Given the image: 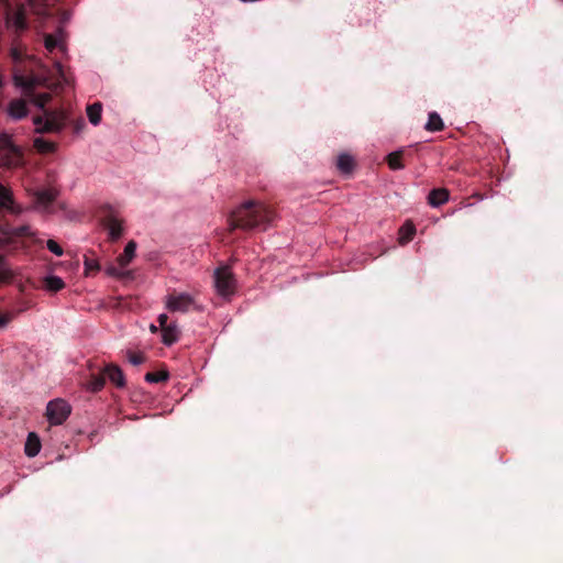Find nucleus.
Returning <instances> with one entry per match:
<instances>
[{
  "instance_id": "obj_14",
  "label": "nucleus",
  "mask_w": 563,
  "mask_h": 563,
  "mask_svg": "<svg viewBox=\"0 0 563 563\" xmlns=\"http://www.w3.org/2000/svg\"><path fill=\"white\" fill-rule=\"evenodd\" d=\"M450 197V192L445 188H435L429 192L428 202L432 207H440L444 205Z\"/></svg>"
},
{
  "instance_id": "obj_9",
  "label": "nucleus",
  "mask_w": 563,
  "mask_h": 563,
  "mask_svg": "<svg viewBox=\"0 0 563 563\" xmlns=\"http://www.w3.org/2000/svg\"><path fill=\"white\" fill-rule=\"evenodd\" d=\"M45 48L52 53L54 49H59L60 52H66V35L62 30H59L56 34H48L45 36Z\"/></svg>"
},
{
  "instance_id": "obj_23",
  "label": "nucleus",
  "mask_w": 563,
  "mask_h": 563,
  "mask_svg": "<svg viewBox=\"0 0 563 563\" xmlns=\"http://www.w3.org/2000/svg\"><path fill=\"white\" fill-rule=\"evenodd\" d=\"M0 208L16 212L11 191L2 185H0Z\"/></svg>"
},
{
  "instance_id": "obj_5",
  "label": "nucleus",
  "mask_w": 563,
  "mask_h": 563,
  "mask_svg": "<svg viewBox=\"0 0 563 563\" xmlns=\"http://www.w3.org/2000/svg\"><path fill=\"white\" fill-rule=\"evenodd\" d=\"M235 278L229 266L218 267L214 272V286L219 295L227 297L235 290Z\"/></svg>"
},
{
  "instance_id": "obj_7",
  "label": "nucleus",
  "mask_w": 563,
  "mask_h": 563,
  "mask_svg": "<svg viewBox=\"0 0 563 563\" xmlns=\"http://www.w3.org/2000/svg\"><path fill=\"white\" fill-rule=\"evenodd\" d=\"M196 302L191 295L187 292L170 294L166 297L165 306L170 312H188Z\"/></svg>"
},
{
  "instance_id": "obj_10",
  "label": "nucleus",
  "mask_w": 563,
  "mask_h": 563,
  "mask_svg": "<svg viewBox=\"0 0 563 563\" xmlns=\"http://www.w3.org/2000/svg\"><path fill=\"white\" fill-rule=\"evenodd\" d=\"M104 376L109 378V380L119 388H123L125 386V378L123 372L118 365L110 364L106 366Z\"/></svg>"
},
{
  "instance_id": "obj_6",
  "label": "nucleus",
  "mask_w": 563,
  "mask_h": 563,
  "mask_svg": "<svg viewBox=\"0 0 563 563\" xmlns=\"http://www.w3.org/2000/svg\"><path fill=\"white\" fill-rule=\"evenodd\" d=\"M71 407L64 399H54L47 404L46 417L51 424H62L70 415Z\"/></svg>"
},
{
  "instance_id": "obj_32",
  "label": "nucleus",
  "mask_w": 563,
  "mask_h": 563,
  "mask_svg": "<svg viewBox=\"0 0 563 563\" xmlns=\"http://www.w3.org/2000/svg\"><path fill=\"white\" fill-rule=\"evenodd\" d=\"M46 246L56 256H62L64 254L62 246L52 239L47 240Z\"/></svg>"
},
{
  "instance_id": "obj_3",
  "label": "nucleus",
  "mask_w": 563,
  "mask_h": 563,
  "mask_svg": "<svg viewBox=\"0 0 563 563\" xmlns=\"http://www.w3.org/2000/svg\"><path fill=\"white\" fill-rule=\"evenodd\" d=\"M59 195L54 187L34 189L31 192L33 208L42 213L52 212V207Z\"/></svg>"
},
{
  "instance_id": "obj_27",
  "label": "nucleus",
  "mask_w": 563,
  "mask_h": 563,
  "mask_svg": "<svg viewBox=\"0 0 563 563\" xmlns=\"http://www.w3.org/2000/svg\"><path fill=\"white\" fill-rule=\"evenodd\" d=\"M168 379L167 372H148L145 375V380L148 383H162Z\"/></svg>"
},
{
  "instance_id": "obj_12",
  "label": "nucleus",
  "mask_w": 563,
  "mask_h": 563,
  "mask_svg": "<svg viewBox=\"0 0 563 563\" xmlns=\"http://www.w3.org/2000/svg\"><path fill=\"white\" fill-rule=\"evenodd\" d=\"M47 79L41 77H24L22 75H14V82L23 89H32L35 86L46 85Z\"/></svg>"
},
{
  "instance_id": "obj_26",
  "label": "nucleus",
  "mask_w": 563,
  "mask_h": 563,
  "mask_svg": "<svg viewBox=\"0 0 563 563\" xmlns=\"http://www.w3.org/2000/svg\"><path fill=\"white\" fill-rule=\"evenodd\" d=\"M399 233H400L399 241L401 244H405L413 239L416 229H415L413 224H405L400 228Z\"/></svg>"
},
{
  "instance_id": "obj_35",
  "label": "nucleus",
  "mask_w": 563,
  "mask_h": 563,
  "mask_svg": "<svg viewBox=\"0 0 563 563\" xmlns=\"http://www.w3.org/2000/svg\"><path fill=\"white\" fill-rule=\"evenodd\" d=\"M10 55L14 60H20L22 58V49L19 45H13L10 51Z\"/></svg>"
},
{
  "instance_id": "obj_31",
  "label": "nucleus",
  "mask_w": 563,
  "mask_h": 563,
  "mask_svg": "<svg viewBox=\"0 0 563 563\" xmlns=\"http://www.w3.org/2000/svg\"><path fill=\"white\" fill-rule=\"evenodd\" d=\"M55 68L59 76V81L57 82V86L70 84V80L67 78V76L63 69V66L59 62H55Z\"/></svg>"
},
{
  "instance_id": "obj_41",
  "label": "nucleus",
  "mask_w": 563,
  "mask_h": 563,
  "mask_svg": "<svg viewBox=\"0 0 563 563\" xmlns=\"http://www.w3.org/2000/svg\"><path fill=\"white\" fill-rule=\"evenodd\" d=\"M151 331L152 332H156L157 331V327H155L154 324L151 325Z\"/></svg>"
},
{
  "instance_id": "obj_1",
  "label": "nucleus",
  "mask_w": 563,
  "mask_h": 563,
  "mask_svg": "<svg viewBox=\"0 0 563 563\" xmlns=\"http://www.w3.org/2000/svg\"><path fill=\"white\" fill-rule=\"evenodd\" d=\"M274 218L275 211L273 209L262 202L247 200L230 213L228 223L231 231L235 229L266 230Z\"/></svg>"
},
{
  "instance_id": "obj_13",
  "label": "nucleus",
  "mask_w": 563,
  "mask_h": 563,
  "mask_svg": "<svg viewBox=\"0 0 563 563\" xmlns=\"http://www.w3.org/2000/svg\"><path fill=\"white\" fill-rule=\"evenodd\" d=\"M34 125H35L36 132H40V133L55 132V131L59 130V124L57 122H55L51 117L35 118Z\"/></svg>"
},
{
  "instance_id": "obj_24",
  "label": "nucleus",
  "mask_w": 563,
  "mask_h": 563,
  "mask_svg": "<svg viewBox=\"0 0 563 563\" xmlns=\"http://www.w3.org/2000/svg\"><path fill=\"white\" fill-rule=\"evenodd\" d=\"M43 286L51 292H57L65 287V283L60 277L51 275L43 279Z\"/></svg>"
},
{
  "instance_id": "obj_18",
  "label": "nucleus",
  "mask_w": 563,
  "mask_h": 563,
  "mask_svg": "<svg viewBox=\"0 0 563 563\" xmlns=\"http://www.w3.org/2000/svg\"><path fill=\"white\" fill-rule=\"evenodd\" d=\"M179 329L176 323H169V325L162 329V341L165 345H172L179 339Z\"/></svg>"
},
{
  "instance_id": "obj_8",
  "label": "nucleus",
  "mask_w": 563,
  "mask_h": 563,
  "mask_svg": "<svg viewBox=\"0 0 563 563\" xmlns=\"http://www.w3.org/2000/svg\"><path fill=\"white\" fill-rule=\"evenodd\" d=\"M5 24L9 30L14 32L23 31L26 27L24 9L18 8L12 12H8Z\"/></svg>"
},
{
  "instance_id": "obj_15",
  "label": "nucleus",
  "mask_w": 563,
  "mask_h": 563,
  "mask_svg": "<svg viewBox=\"0 0 563 563\" xmlns=\"http://www.w3.org/2000/svg\"><path fill=\"white\" fill-rule=\"evenodd\" d=\"M41 451V440L38 435L35 432H30L25 445H24V453L29 457L36 456Z\"/></svg>"
},
{
  "instance_id": "obj_21",
  "label": "nucleus",
  "mask_w": 563,
  "mask_h": 563,
  "mask_svg": "<svg viewBox=\"0 0 563 563\" xmlns=\"http://www.w3.org/2000/svg\"><path fill=\"white\" fill-rule=\"evenodd\" d=\"M86 113L89 122L92 125H98L101 121L102 104L100 102H95L87 106Z\"/></svg>"
},
{
  "instance_id": "obj_19",
  "label": "nucleus",
  "mask_w": 563,
  "mask_h": 563,
  "mask_svg": "<svg viewBox=\"0 0 563 563\" xmlns=\"http://www.w3.org/2000/svg\"><path fill=\"white\" fill-rule=\"evenodd\" d=\"M135 251H136V243L134 241H130L125 245L123 253L121 255H119V257H118L119 266L122 268L128 266L131 263V261L133 260V257L135 256Z\"/></svg>"
},
{
  "instance_id": "obj_30",
  "label": "nucleus",
  "mask_w": 563,
  "mask_h": 563,
  "mask_svg": "<svg viewBox=\"0 0 563 563\" xmlns=\"http://www.w3.org/2000/svg\"><path fill=\"white\" fill-rule=\"evenodd\" d=\"M57 143H33L34 147L38 153H52L56 150Z\"/></svg>"
},
{
  "instance_id": "obj_22",
  "label": "nucleus",
  "mask_w": 563,
  "mask_h": 563,
  "mask_svg": "<svg viewBox=\"0 0 563 563\" xmlns=\"http://www.w3.org/2000/svg\"><path fill=\"white\" fill-rule=\"evenodd\" d=\"M404 155H405V150H399V151L389 153L386 156V161H387L389 168L393 170L404 168L405 167V165L402 163Z\"/></svg>"
},
{
  "instance_id": "obj_11",
  "label": "nucleus",
  "mask_w": 563,
  "mask_h": 563,
  "mask_svg": "<svg viewBox=\"0 0 563 563\" xmlns=\"http://www.w3.org/2000/svg\"><path fill=\"white\" fill-rule=\"evenodd\" d=\"M336 168L343 175H351L356 166L355 159L347 153H342L336 158Z\"/></svg>"
},
{
  "instance_id": "obj_4",
  "label": "nucleus",
  "mask_w": 563,
  "mask_h": 563,
  "mask_svg": "<svg viewBox=\"0 0 563 563\" xmlns=\"http://www.w3.org/2000/svg\"><path fill=\"white\" fill-rule=\"evenodd\" d=\"M24 163V153L16 143H0V164L2 166L13 168Z\"/></svg>"
},
{
  "instance_id": "obj_25",
  "label": "nucleus",
  "mask_w": 563,
  "mask_h": 563,
  "mask_svg": "<svg viewBox=\"0 0 563 563\" xmlns=\"http://www.w3.org/2000/svg\"><path fill=\"white\" fill-rule=\"evenodd\" d=\"M443 126V120L437 112H431L429 114L428 121L424 124V129L429 132L441 131Z\"/></svg>"
},
{
  "instance_id": "obj_2",
  "label": "nucleus",
  "mask_w": 563,
  "mask_h": 563,
  "mask_svg": "<svg viewBox=\"0 0 563 563\" xmlns=\"http://www.w3.org/2000/svg\"><path fill=\"white\" fill-rule=\"evenodd\" d=\"M99 217L100 222L108 231L109 239L111 241H117L123 235V219L115 209L111 206H103L100 209Z\"/></svg>"
},
{
  "instance_id": "obj_28",
  "label": "nucleus",
  "mask_w": 563,
  "mask_h": 563,
  "mask_svg": "<svg viewBox=\"0 0 563 563\" xmlns=\"http://www.w3.org/2000/svg\"><path fill=\"white\" fill-rule=\"evenodd\" d=\"M12 279V273L7 266L3 257L0 255V284L9 283Z\"/></svg>"
},
{
  "instance_id": "obj_33",
  "label": "nucleus",
  "mask_w": 563,
  "mask_h": 563,
  "mask_svg": "<svg viewBox=\"0 0 563 563\" xmlns=\"http://www.w3.org/2000/svg\"><path fill=\"white\" fill-rule=\"evenodd\" d=\"M129 362L133 365H140L145 361V357L142 353H135L132 351L128 352Z\"/></svg>"
},
{
  "instance_id": "obj_16",
  "label": "nucleus",
  "mask_w": 563,
  "mask_h": 563,
  "mask_svg": "<svg viewBox=\"0 0 563 563\" xmlns=\"http://www.w3.org/2000/svg\"><path fill=\"white\" fill-rule=\"evenodd\" d=\"M106 384L104 373L91 374L84 383L87 390L91 393L100 391Z\"/></svg>"
},
{
  "instance_id": "obj_34",
  "label": "nucleus",
  "mask_w": 563,
  "mask_h": 563,
  "mask_svg": "<svg viewBox=\"0 0 563 563\" xmlns=\"http://www.w3.org/2000/svg\"><path fill=\"white\" fill-rule=\"evenodd\" d=\"M51 100L49 93H40L34 99L33 102L38 108H44V106Z\"/></svg>"
},
{
  "instance_id": "obj_39",
  "label": "nucleus",
  "mask_w": 563,
  "mask_h": 563,
  "mask_svg": "<svg viewBox=\"0 0 563 563\" xmlns=\"http://www.w3.org/2000/svg\"><path fill=\"white\" fill-rule=\"evenodd\" d=\"M29 1V4L33 8V10L37 13V14H41L42 13V10L38 9L36 7V0H27Z\"/></svg>"
},
{
  "instance_id": "obj_38",
  "label": "nucleus",
  "mask_w": 563,
  "mask_h": 563,
  "mask_svg": "<svg viewBox=\"0 0 563 563\" xmlns=\"http://www.w3.org/2000/svg\"><path fill=\"white\" fill-rule=\"evenodd\" d=\"M107 274L110 275V276H119L120 275V272H119V268L111 265L107 268Z\"/></svg>"
},
{
  "instance_id": "obj_36",
  "label": "nucleus",
  "mask_w": 563,
  "mask_h": 563,
  "mask_svg": "<svg viewBox=\"0 0 563 563\" xmlns=\"http://www.w3.org/2000/svg\"><path fill=\"white\" fill-rule=\"evenodd\" d=\"M157 321H158V323H159V328H161V330H162L163 328H165V327L169 325V323H168V316H167L166 313H162V314H159V316H158V318H157Z\"/></svg>"
},
{
  "instance_id": "obj_29",
  "label": "nucleus",
  "mask_w": 563,
  "mask_h": 563,
  "mask_svg": "<svg viewBox=\"0 0 563 563\" xmlns=\"http://www.w3.org/2000/svg\"><path fill=\"white\" fill-rule=\"evenodd\" d=\"M85 273L86 275H89L91 272H98L100 269V265L96 260L89 258L88 256H85Z\"/></svg>"
},
{
  "instance_id": "obj_20",
  "label": "nucleus",
  "mask_w": 563,
  "mask_h": 563,
  "mask_svg": "<svg viewBox=\"0 0 563 563\" xmlns=\"http://www.w3.org/2000/svg\"><path fill=\"white\" fill-rule=\"evenodd\" d=\"M8 113L13 119H21L26 115V103L24 100H14L8 107Z\"/></svg>"
},
{
  "instance_id": "obj_40",
  "label": "nucleus",
  "mask_w": 563,
  "mask_h": 563,
  "mask_svg": "<svg viewBox=\"0 0 563 563\" xmlns=\"http://www.w3.org/2000/svg\"><path fill=\"white\" fill-rule=\"evenodd\" d=\"M0 141L1 142H4V141H9V136L8 135H0Z\"/></svg>"
},
{
  "instance_id": "obj_37",
  "label": "nucleus",
  "mask_w": 563,
  "mask_h": 563,
  "mask_svg": "<svg viewBox=\"0 0 563 563\" xmlns=\"http://www.w3.org/2000/svg\"><path fill=\"white\" fill-rule=\"evenodd\" d=\"M11 320V314L0 311V327H4Z\"/></svg>"
},
{
  "instance_id": "obj_17",
  "label": "nucleus",
  "mask_w": 563,
  "mask_h": 563,
  "mask_svg": "<svg viewBox=\"0 0 563 563\" xmlns=\"http://www.w3.org/2000/svg\"><path fill=\"white\" fill-rule=\"evenodd\" d=\"M0 232L5 234L10 239L32 235L31 227L27 224H23V225H19V227H7L5 229H2L0 227Z\"/></svg>"
}]
</instances>
